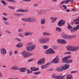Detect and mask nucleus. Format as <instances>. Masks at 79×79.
I'll return each mask as SVG.
<instances>
[{
    "label": "nucleus",
    "mask_w": 79,
    "mask_h": 79,
    "mask_svg": "<svg viewBox=\"0 0 79 79\" xmlns=\"http://www.w3.org/2000/svg\"><path fill=\"white\" fill-rule=\"evenodd\" d=\"M67 28L68 29H71L70 30V32L74 33L75 32H76L79 29V24L76 25V27H74L73 28L72 27L70 24L69 23L68 24Z\"/></svg>",
    "instance_id": "nucleus-1"
},
{
    "label": "nucleus",
    "mask_w": 79,
    "mask_h": 79,
    "mask_svg": "<svg viewBox=\"0 0 79 79\" xmlns=\"http://www.w3.org/2000/svg\"><path fill=\"white\" fill-rule=\"evenodd\" d=\"M26 48L28 51L31 52L34 50V49L35 47V45H33V43L30 42L26 44Z\"/></svg>",
    "instance_id": "nucleus-2"
},
{
    "label": "nucleus",
    "mask_w": 79,
    "mask_h": 79,
    "mask_svg": "<svg viewBox=\"0 0 79 79\" xmlns=\"http://www.w3.org/2000/svg\"><path fill=\"white\" fill-rule=\"evenodd\" d=\"M71 58V56H69L63 58L62 59V60L63 61H64V63H67L68 64L71 63H73V60H69V59H70Z\"/></svg>",
    "instance_id": "nucleus-3"
},
{
    "label": "nucleus",
    "mask_w": 79,
    "mask_h": 79,
    "mask_svg": "<svg viewBox=\"0 0 79 79\" xmlns=\"http://www.w3.org/2000/svg\"><path fill=\"white\" fill-rule=\"evenodd\" d=\"M66 48L68 51H71L72 52H75L77 51L79 49V47H73L71 46H69L66 47Z\"/></svg>",
    "instance_id": "nucleus-4"
},
{
    "label": "nucleus",
    "mask_w": 79,
    "mask_h": 79,
    "mask_svg": "<svg viewBox=\"0 0 79 79\" xmlns=\"http://www.w3.org/2000/svg\"><path fill=\"white\" fill-rule=\"evenodd\" d=\"M21 55H22L23 57L27 58V57H29V56L33 55V54L27 52L25 51L21 53Z\"/></svg>",
    "instance_id": "nucleus-5"
},
{
    "label": "nucleus",
    "mask_w": 79,
    "mask_h": 79,
    "mask_svg": "<svg viewBox=\"0 0 79 79\" xmlns=\"http://www.w3.org/2000/svg\"><path fill=\"white\" fill-rule=\"evenodd\" d=\"M49 39L43 38H41L39 40V42L41 44H46L48 42H49Z\"/></svg>",
    "instance_id": "nucleus-6"
},
{
    "label": "nucleus",
    "mask_w": 79,
    "mask_h": 79,
    "mask_svg": "<svg viewBox=\"0 0 79 79\" xmlns=\"http://www.w3.org/2000/svg\"><path fill=\"white\" fill-rule=\"evenodd\" d=\"M63 37L65 39H68V40L72 39L73 38L76 37V35L69 36L64 34L63 36Z\"/></svg>",
    "instance_id": "nucleus-7"
},
{
    "label": "nucleus",
    "mask_w": 79,
    "mask_h": 79,
    "mask_svg": "<svg viewBox=\"0 0 79 79\" xmlns=\"http://www.w3.org/2000/svg\"><path fill=\"white\" fill-rule=\"evenodd\" d=\"M55 52L54 51L53 49L51 48H50L49 49H48L45 52V53L46 54H53V53H55Z\"/></svg>",
    "instance_id": "nucleus-8"
},
{
    "label": "nucleus",
    "mask_w": 79,
    "mask_h": 79,
    "mask_svg": "<svg viewBox=\"0 0 79 79\" xmlns=\"http://www.w3.org/2000/svg\"><path fill=\"white\" fill-rule=\"evenodd\" d=\"M45 59L44 58L40 59L37 62V64H42L45 63Z\"/></svg>",
    "instance_id": "nucleus-9"
},
{
    "label": "nucleus",
    "mask_w": 79,
    "mask_h": 79,
    "mask_svg": "<svg viewBox=\"0 0 79 79\" xmlns=\"http://www.w3.org/2000/svg\"><path fill=\"white\" fill-rule=\"evenodd\" d=\"M51 63H59V58H58V56H57L52 61H51Z\"/></svg>",
    "instance_id": "nucleus-10"
},
{
    "label": "nucleus",
    "mask_w": 79,
    "mask_h": 79,
    "mask_svg": "<svg viewBox=\"0 0 79 79\" xmlns=\"http://www.w3.org/2000/svg\"><path fill=\"white\" fill-rule=\"evenodd\" d=\"M65 23V21H64L63 20H60L59 21L58 23V25L59 26H63L64 23Z\"/></svg>",
    "instance_id": "nucleus-11"
},
{
    "label": "nucleus",
    "mask_w": 79,
    "mask_h": 79,
    "mask_svg": "<svg viewBox=\"0 0 79 79\" xmlns=\"http://www.w3.org/2000/svg\"><path fill=\"white\" fill-rule=\"evenodd\" d=\"M69 68V64H64V65L63 67H62V68L63 70H66V69H67Z\"/></svg>",
    "instance_id": "nucleus-12"
},
{
    "label": "nucleus",
    "mask_w": 79,
    "mask_h": 79,
    "mask_svg": "<svg viewBox=\"0 0 79 79\" xmlns=\"http://www.w3.org/2000/svg\"><path fill=\"white\" fill-rule=\"evenodd\" d=\"M51 64V63H48L45 64L44 65H42L41 67V68L42 69H45V68H48V66L49 65Z\"/></svg>",
    "instance_id": "nucleus-13"
},
{
    "label": "nucleus",
    "mask_w": 79,
    "mask_h": 79,
    "mask_svg": "<svg viewBox=\"0 0 79 79\" xmlns=\"http://www.w3.org/2000/svg\"><path fill=\"white\" fill-rule=\"evenodd\" d=\"M21 20L25 21V22H31V17L26 18L25 19H21Z\"/></svg>",
    "instance_id": "nucleus-14"
},
{
    "label": "nucleus",
    "mask_w": 79,
    "mask_h": 79,
    "mask_svg": "<svg viewBox=\"0 0 79 79\" xmlns=\"http://www.w3.org/2000/svg\"><path fill=\"white\" fill-rule=\"evenodd\" d=\"M26 70V69L24 68H20L19 69V72H22L24 73L25 72Z\"/></svg>",
    "instance_id": "nucleus-15"
},
{
    "label": "nucleus",
    "mask_w": 79,
    "mask_h": 79,
    "mask_svg": "<svg viewBox=\"0 0 79 79\" xmlns=\"http://www.w3.org/2000/svg\"><path fill=\"white\" fill-rule=\"evenodd\" d=\"M30 69L31 71H37V70H39V68H36L34 67H31Z\"/></svg>",
    "instance_id": "nucleus-16"
},
{
    "label": "nucleus",
    "mask_w": 79,
    "mask_h": 79,
    "mask_svg": "<svg viewBox=\"0 0 79 79\" xmlns=\"http://www.w3.org/2000/svg\"><path fill=\"white\" fill-rule=\"evenodd\" d=\"M1 54H3L5 55L6 53V50L5 48H3L1 49Z\"/></svg>",
    "instance_id": "nucleus-17"
},
{
    "label": "nucleus",
    "mask_w": 79,
    "mask_h": 79,
    "mask_svg": "<svg viewBox=\"0 0 79 79\" xmlns=\"http://www.w3.org/2000/svg\"><path fill=\"white\" fill-rule=\"evenodd\" d=\"M73 77L71 74H68L66 77V79H73Z\"/></svg>",
    "instance_id": "nucleus-18"
},
{
    "label": "nucleus",
    "mask_w": 79,
    "mask_h": 79,
    "mask_svg": "<svg viewBox=\"0 0 79 79\" xmlns=\"http://www.w3.org/2000/svg\"><path fill=\"white\" fill-rule=\"evenodd\" d=\"M14 15L15 16V15L17 16H18L19 17H21V16H23V15H24L23 14H19V13H15L14 14Z\"/></svg>",
    "instance_id": "nucleus-19"
},
{
    "label": "nucleus",
    "mask_w": 79,
    "mask_h": 79,
    "mask_svg": "<svg viewBox=\"0 0 79 79\" xmlns=\"http://www.w3.org/2000/svg\"><path fill=\"white\" fill-rule=\"evenodd\" d=\"M11 69H13V70H18V69H19V68L18 67V66H15L14 67H12L11 68Z\"/></svg>",
    "instance_id": "nucleus-20"
},
{
    "label": "nucleus",
    "mask_w": 79,
    "mask_h": 79,
    "mask_svg": "<svg viewBox=\"0 0 79 79\" xmlns=\"http://www.w3.org/2000/svg\"><path fill=\"white\" fill-rule=\"evenodd\" d=\"M62 67H61V68H60V67H57L56 68V71H62L63 70V69L62 68Z\"/></svg>",
    "instance_id": "nucleus-21"
},
{
    "label": "nucleus",
    "mask_w": 79,
    "mask_h": 79,
    "mask_svg": "<svg viewBox=\"0 0 79 79\" xmlns=\"http://www.w3.org/2000/svg\"><path fill=\"white\" fill-rule=\"evenodd\" d=\"M56 19H57V18H55L54 17H51L50 18V19H52V23H53L54 22H55L56 21Z\"/></svg>",
    "instance_id": "nucleus-22"
},
{
    "label": "nucleus",
    "mask_w": 79,
    "mask_h": 79,
    "mask_svg": "<svg viewBox=\"0 0 79 79\" xmlns=\"http://www.w3.org/2000/svg\"><path fill=\"white\" fill-rule=\"evenodd\" d=\"M23 45L21 43H19L16 45V47H18V48H19L20 47H23Z\"/></svg>",
    "instance_id": "nucleus-23"
},
{
    "label": "nucleus",
    "mask_w": 79,
    "mask_h": 79,
    "mask_svg": "<svg viewBox=\"0 0 79 79\" xmlns=\"http://www.w3.org/2000/svg\"><path fill=\"white\" fill-rule=\"evenodd\" d=\"M56 31L57 32H61V31H62V30L61 29V28H60V27H57L56 28Z\"/></svg>",
    "instance_id": "nucleus-24"
},
{
    "label": "nucleus",
    "mask_w": 79,
    "mask_h": 79,
    "mask_svg": "<svg viewBox=\"0 0 79 79\" xmlns=\"http://www.w3.org/2000/svg\"><path fill=\"white\" fill-rule=\"evenodd\" d=\"M36 21V19L35 18H32V17H31V22L33 23Z\"/></svg>",
    "instance_id": "nucleus-25"
},
{
    "label": "nucleus",
    "mask_w": 79,
    "mask_h": 79,
    "mask_svg": "<svg viewBox=\"0 0 79 79\" xmlns=\"http://www.w3.org/2000/svg\"><path fill=\"white\" fill-rule=\"evenodd\" d=\"M41 24H44L45 23V19H42L41 20Z\"/></svg>",
    "instance_id": "nucleus-26"
},
{
    "label": "nucleus",
    "mask_w": 79,
    "mask_h": 79,
    "mask_svg": "<svg viewBox=\"0 0 79 79\" xmlns=\"http://www.w3.org/2000/svg\"><path fill=\"white\" fill-rule=\"evenodd\" d=\"M62 76V75H60L58 76H56V77H55V78H54L55 79H60V78Z\"/></svg>",
    "instance_id": "nucleus-27"
},
{
    "label": "nucleus",
    "mask_w": 79,
    "mask_h": 79,
    "mask_svg": "<svg viewBox=\"0 0 79 79\" xmlns=\"http://www.w3.org/2000/svg\"><path fill=\"white\" fill-rule=\"evenodd\" d=\"M17 12H26V11L24 10L19 9L17 11Z\"/></svg>",
    "instance_id": "nucleus-28"
},
{
    "label": "nucleus",
    "mask_w": 79,
    "mask_h": 79,
    "mask_svg": "<svg viewBox=\"0 0 79 79\" xmlns=\"http://www.w3.org/2000/svg\"><path fill=\"white\" fill-rule=\"evenodd\" d=\"M57 42L58 44H62V40H61V39L57 40Z\"/></svg>",
    "instance_id": "nucleus-29"
},
{
    "label": "nucleus",
    "mask_w": 79,
    "mask_h": 79,
    "mask_svg": "<svg viewBox=\"0 0 79 79\" xmlns=\"http://www.w3.org/2000/svg\"><path fill=\"white\" fill-rule=\"evenodd\" d=\"M44 35H52L51 34H48L46 32H45L43 33Z\"/></svg>",
    "instance_id": "nucleus-30"
},
{
    "label": "nucleus",
    "mask_w": 79,
    "mask_h": 79,
    "mask_svg": "<svg viewBox=\"0 0 79 79\" xmlns=\"http://www.w3.org/2000/svg\"><path fill=\"white\" fill-rule=\"evenodd\" d=\"M62 44H65L67 43V42L64 40H62Z\"/></svg>",
    "instance_id": "nucleus-31"
},
{
    "label": "nucleus",
    "mask_w": 79,
    "mask_h": 79,
    "mask_svg": "<svg viewBox=\"0 0 79 79\" xmlns=\"http://www.w3.org/2000/svg\"><path fill=\"white\" fill-rule=\"evenodd\" d=\"M66 75H64L63 76H61L60 78L59 79H64L65 77H66Z\"/></svg>",
    "instance_id": "nucleus-32"
},
{
    "label": "nucleus",
    "mask_w": 79,
    "mask_h": 79,
    "mask_svg": "<svg viewBox=\"0 0 79 79\" xmlns=\"http://www.w3.org/2000/svg\"><path fill=\"white\" fill-rule=\"evenodd\" d=\"M40 73V72H34V74L35 75H37L38 74H39Z\"/></svg>",
    "instance_id": "nucleus-33"
},
{
    "label": "nucleus",
    "mask_w": 79,
    "mask_h": 79,
    "mask_svg": "<svg viewBox=\"0 0 79 79\" xmlns=\"http://www.w3.org/2000/svg\"><path fill=\"white\" fill-rule=\"evenodd\" d=\"M44 49H47L48 48V46L47 45H44L43 46Z\"/></svg>",
    "instance_id": "nucleus-34"
},
{
    "label": "nucleus",
    "mask_w": 79,
    "mask_h": 79,
    "mask_svg": "<svg viewBox=\"0 0 79 79\" xmlns=\"http://www.w3.org/2000/svg\"><path fill=\"white\" fill-rule=\"evenodd\" d=\"M1 2L2 3V4H3L4 5H6V3H5V1H3V0L1 1Z\"/></svg>",
    "instance_id": "nucleus-35"
},
{
    "label": "nucleus",
    "mask_w": 79,
    "mask_h": 79,
    "mask_svg": "<svg viewBox=\"0 0 79 79\" xmlns=\"http://www.w3.org/2000/svg\"><path fill=\"white\" fill-rule=\"evenodd\" d=\"M6 1L8 2H13V3H15V1L14 0H6Z\"/></svg>",
    "instance_id": "nucleus-36"
},
{
    "label": "nucleus",
    "mask_w": 79,
    "mask_h": 79,
    "mask_svg": "<svg viewBox=\"0 0 79 79\" xmlns=\"http://www.w3.org/2000/svg\"><path fill=\"white\" fill-rule=\"evenodd\" d=\"M19 37H24V35H23L21 34V33H19Z\"/></svg>",
    "instance_id": "nucleus-37"
},
{
    "label": "nucleus",
    "mask_w": 79,
    "mask_h": 79,
    "mask_svg": "<svg viewBox=\"0 0 79 79\" xmlns=\"http://www.w3.org/2000/svg\"><path fill=\"white\" fill-rule=\"evenodd\" d=\"M23 30L22 29H19L18 30V31L19 32H23Z\"/></svg>",
    "instance_id": "nucleus-38"
},
{
    "label": "nucleus",
    "mask_w": 79,
    "mask_h": 79,
    "mask_svg": "<svg viewBox=\"0 0 79 79\" xmlns=\"http://www.w3.org/2000/svg\"><path fill=\"white\" fill-rule=\"evenodd\" d=\"M56 74H54L52 75V77H53V78H54L55 79V78L56 77Z\"/></svg>",
    "instance_id": "nucleus-39"
},
{
    "label": "nucleus",
    "mask_w": 79,
    "mask_h": 79,
    "mask_svg": "<svg viewBox=\"0 0 79 79\" xmlns=\"http://www.w3.org/2000/svg\"><path fill=\"white\" fill-rule=\"evenodd\" d=\"M62 6L64 8V9H66L67 8V6L66 5H63Z\"/></svg>",
    "instance_id": "nucleus-40"
},
{
    "label": "nucleus",
    "mask_w": 79,
    "mask_h": 79,
    "mask_svg": "<svg viewBox=\"0 0 79 79\" xmlns=\"http://www.w3.org/2000/svg\"><path fill=\"white\" fill-rule=\"evenodd\" d=\"M4 23L6 25H9V23L8 22H6V21H4Z\"/></svg>",
    "instance_id": "nucleus-41"
},
{
    "label": "nucleus",
    "mask_w": 79,
    "mask_h": 79,
    "mask_svg": "<svg viewBox=\"0 0 79 79\" xmlns=\"http://www.w3.org/2000/svg\"><path fill=\"white\" fill-rule=\"evenodd\" d=\"M72 21L73 23H75V22H77V21H78V20H77V19H76V20L75 19H73L72 20Z\"/></svg>",
    "instance_id": "nucleus-42"
},
{
    "label": "nucleus",
    "mask_w": 79,
    "mask_h": 79,
    "mask_svg": "<svg viewBox=\"0 0 79 79\" xmlns=\"http://www.w3.org/2000/svg\"><path fill=\"white\" fill-rule=\"evenodd\" d=\"M15 39V40H16L17 41H19V42H21V39L19 38H16Z\"/></svg>",
    "instance_id": "nucleus-43"
},
{
    "label": "nucleus",
    "mask_w": 79,
    "mask_h": 79,
    "mask_svg": "<svg viewBox=\"0 0 79 79\" xmlns=\"http://www.w3.org/2000/svg\"><path fill=\"white\" fill-rule=\"evenodd\" d=\"M13 54V52L12 51H10L9 52V56H11Z\"/></svg>",
    "instance_id": "nucleus-44"
},
{
    "label": "nucleus",
    "mask_w": 79,
    "mask_h": 79,
    "mask_svg": "<svg viewBox=\"0 0 79 79\" xmlns=\"http://www.w3.org/2000/svg\"><path fill=\"white\" fill-rule=\"evenodd\" d=\"M34 59H32L29 60H28V62H31V61H34Z\"/></svg>",
    "instance_id": "nucleus-45"
},
{
    "label": "nucleus",
    "mask_w": 79,
    "mask_h": 79,
    "mask_svg": "<svg viewBox=\"0 0 79 79\" xmlns=\"http://www.w3.org/2000/svg\"><path fill=\"white\" fill-rule=\"evenodd\" d=\"M24 35L26 36H27L28 35H29V33L28 32H25L24 33Z\"/></svg>",
    "instance_id": "nucleus-46"
},
{
    "label": "nucleus",
    "mask_w": 79,
    "mask_h": 79,
    "mask_svg": "<svg viewBox=\"0 0 79 79\" xmlns=\"http://www.w3.org/2000/svg\"><path fill=\"white\" fill-rule=\"evenodd\" d=\"M8 8H10V9H15V7L13 6H9Z\"/></svg>",
    "instance_id": "nucleus-47"
},
{
    "label": "nucleus",
    "mask_w": 79,
    "mask_h": 79,
    "mask_svg": "<svg viewBox=\"0 0 79 79\" xmlns=\"http://www.w3.org/2000/svg\"><path fill=\"white\" fill-rule=\"evenodd\" d=\"M71 52H65L64 53V55L67 54H71Z\"/></svg>",
    "instance_id": "nucleus-48"
},
{
    "label": "nucleus",
    "mask_w": 79,
    "mask_h": 79,
    "mask_svg": "<svg viewBox=\"0 0 79 79\" xmlns=\"http://www.w3.org/2000/svg\"><path fill=\"white\" fill-rule=\"evenodd\" d=\"M42 11L40 10L38 12V15H40L41 14H42Z\"/></svg>",
    "instance_id": "nucleus-49"
},
{
    "label": "nucleus",
    "mask_w": 79,
    "mask_h": 79,
    "mask_svg": "<svg viewBox=\"0 0 79 79\" xmlns=\"http://www.w3.org/2000/svg\"><path fill=\"white\" fill-rule=\"evenodd\" d=\"M3 77V74L1 72H0V78L2 77Z\"/></svg>",
    "instance_id": "nucleus-50"
},
{
    "label": "nucleus",
    "mask_w": 79,
    "mask_h": 79,
    "mask_svg": "<svg viewBox=\"0 0 79 79\" xmlns=\"http://www.w3.org/2000/svg\"><path fill=\"white\" fill-rule=\"evenodd\" d=\"M3 20H4V21H7V20H8V19H7L6 18H5V17H4L3 18Z\"/></svg>",
    "instance_id": "nucleus-51"
},
{
    "label": "nucleus",
    "mask_w": 79,
    "mask_h": 79,
    "mask_svg": "<svg viewBox=\"0 0 79 79\" xmlns=\"http://www.w3.org/2000/svg\"><path fill=\"white\" fill-rule=\"evenodd\" d=\"M33 33L32 32H28V35H32V34Z\"/></svg>",
    "instance_id": "nucleus-52"
},
{
    "label": "nucleus",
    "mask_w": 79,
    "mask_h": 79,
    "mask_svg": "<svg viewBox=\"0 0 79 79\" xmlns=\"http://www.w3.org/2000/svg\"><path fill=\"white\" fill-rule=\"evenodd\" d=\"M69 0H66V1H65V4H66V3H69Z\"/></svg>",
    "instance_id": "nucleus-53"
},
{
    "label": "nucleus",
    "mask_w": 79,
    "mask_h": 79,
    "mask_svg": "<svg viewBox=\"0 0 79 79\" xmlns=\"http://www.w3.org/2000/svg\"><path fill=\"white\" fill-rule=\"evenodd\" d=\"M15 54L16 55V54H18V52H17V51H15L14 52Z\"/></svg>",
    "instance_id": "nucleus-54"
},
{
    "label": "nucleus",
    "mask_w": 79,
    "mask_h": 79,
    "mask_svg": "<svg viewBox=\"0 0 79 79\" xmlns=\"http://www.w3.org/2000/svg\"><path fill=\"white\" fill-rule=\"evenodd\" d=\"M27 73H32L33 72L32 71H29L27 72Z\"/></svg>",
    "instance_id": "nucleus-55"
},
{
    "label": "nucleus",
    "mask_w": 79,
    "mask_h": 79,
    "mask_svg": "<svg viewBox=\"0 0 79 79\" xmlns=\"http://www.w3.org/2000/svg\"><path fill=\"white\" fill-rule=\"evenodd\" d=\"M6 32H7V33H9V34H10L11 32L9 31H8V30H7L6 31Z\"/></svg>",
    "instance_id": "nucleus-56"
},
{
    "label": "nucleus",
    "mask_w": 79,
    "mask_h": 79,
    "mask_svg": "<svg viewBox=\"0 0 79 79\" xmlns=\"http://www.w3.org/2000/svg\"><path fill=\"white\" fill-rule=\"evenodd\" d=\"M79 24V21L75 23V24Z\"/></svg>",
    "instance_id": "nucleus-57"
},
{
    "label": "nucleus",
    "mask_w": 79,
    "mask_h": 79,
    "mask_svg": "<svg viewBox=\"0 0 79 79\" xmlns=\"http://www.w3.org/2000/svg\"><path fill=\"white\" fill-rule=\"evenodd\" d=\"M63 3H65V1H62V2H61V4H63Z\"/></svg>",
    "instance_id": "nucleus-58"
},
{
    "label": "nucleus",
    "mask_w": 79,
    "mask_h": 79,
    "mask_svg": "<svg viewBox=\"0 0 79 79\" xmlns=\"http://www.w3.org/2000/svg\"><path fill=\"white\" fill-rule=\"evenodd\" d=\"M76 10H77L76 9H72V10L73 11H76Z\"/></svg>",
    "instance_id": "nucleus-59"
},
{
    "label": "nucleus",
    "mask_w": 79,
    "mask_h": 79,
    "mask_svg": "<svg viewBox=\"0 0 79 79\" xmlns=\"http://www.w3.org/2000/svg\"><path fill=\"white\" fill-rule=\"evenodd\" d=\"M49 70L50 71H53V69H49Z\"/></svg>",
    "instance_id": "nucleus-60"
},
{
    "label": "nucleus",
    "mask_w": 79,
    "mask_h": 79,
    "mask_svg": "<svg viewBox=\"0 0 79 79\" xmlns=\"http://www.w3.org/2000/svg\"><path fill=\"white\" fill-rule=\"evenodd\" d=\"M69 2H71V3H73V2H74V0H69Z\"/></svg>",
    "instance_id": "nucleus-61"
},
{
    "label": "nucleus",
    "mask_w": 79,
    "mask_h": 79,
    "mask_svg": "<svg viewBox=\"0 0 79 79\" xmlns=\"http://www.w3.org/2000/svg\"><path fill=\"white\" fill-rule=\"evenodd\" d=\"M53 47L54 49H56V47L55 46H53Z\"/></svg>",
    "instance_id": "nucleus-62"
},
{
    "label": "nucleus",
    "mask_w": 79,
    "mask_h": 79,
    "mask_svg": "<svg viewBox=\"0 0 79 79\" xmlns=\"http://www.w3.org/2000/svg\"><path fill=\"white\" fill-rule=\"evenodd\" d=\"M76 73V71H73L71 72V73Z\"/></svg>",
    "instance_id": "nucleus-63"
},
{
    "label": "nucleus",
    "mask_w": 79,
    "mask_h": 79,
    "mask_svg": "<svg viewBox=\"0 0 79 79\" xmlns=\"http://www.w3.org/2000/svg\"><path fill=\"white\" fill-rule=\"evenodd\" d=\"M3 15H4L5 16H7V15H7V14H5V13H3Z\"/></svg>",
    "instance_id": "nucleus-64"
}]
</instances>
